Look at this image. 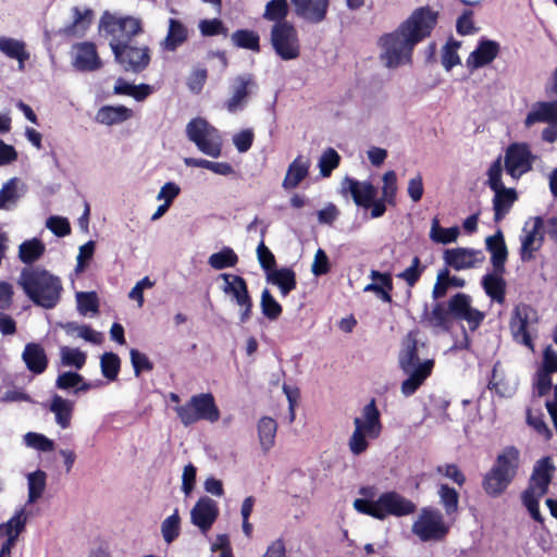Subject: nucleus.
I'll return each mask as SVG.
<instances>
[{"instance_id": "62", "label": "nucleus", "mask_w": 557, "mask_h": 557, "mask_svg": "<svg viewBox=\"0 0 557 557\" xmlns=\"http://www.w3.org/2000/svg\"><path fill=\"white\" fill-rule=\"evenodd\" d=\"M208 72L203 67H196L187 78V87L193 94H199L207 81Z\"/></svg>"}, {"instance_id": "30", "label": "nucleus", "mask_w": 557, "mask_h": 557, "mask_svg": "<svg viewBox=\"0 0 557 557\" xmlns=\"http://www.w3.org/2000/svg\"><path fill=\"white\" fill-rule=\"evenodd\" d=\"M94 13L88 8L74 7L72 9V22L61 30L66 36H83L90 26Z\"/></svg>"}, {"instance_id": "51", "label": "nucleus", "mask_w": 557, "mask_h": 557, "mask_svg": "<svg viewBox=\"0 0 557 557\" xmlns=\"http://www.w3.org/2000/svg\"><path fill=\"white\" fill-rule=\"evenodd\" d=\"M26 50V44L23 40L0 36V52L7 58L14 59L22 57V52Z\"/></svg>"}, {"instance_id": "22", "label": "nucleus", "mask_w": 557, "mask_h": 557, "mask_svg": "<svg viewBox=\"0 0 557 557\" xmlns=\"http://www.w3.org/2000/svg\"><path fill=\"white\" fill-rule=\"evenodd\" d=\"M344 194L349 193L357 206L370 208L376 196V188L370 182L346 177L342 183Z\"/></svg>"}, {"instance_id": "20", "label": "nucleus", "mask_w": 557, "mask_h": 557, "mask_svg": "<svg viewBox=\"0 0 557 557\" xmlns=\"http://www.w3.org/2000/svg\"><path fill=\"white\" fill-rule=\"evenodd\" d=\"M542 228L545 230V223L542 218L535 216L529 220L522 232L521 240V259L529 261L533 258V252L540 249L543 242Z\"/></svg>"}, {"instance_id": "36", "label": "nucleus", "mask_w": 557, "mask_h": 557, "mask_svg": "<svg viewBox=\"0 0 557 557\" xmlns=\"http://www.w3.org/2000/svg\"><path fill=\"white\" fill-rule=\"evenodd\" d=\"M187 39V28L175 18H170L166 37L161 42L164 50L174 51Z\"/></svg>"}, {"instance_id": "53", "label": "nucleus", "mask_w": 557, "mask_h": 557, "mask_svg": "<svg viewBox=\"0 0 557 557\" xmlns=\"http://www.w3.org/2000/svg\"><path fill=\"white\" fill-rule=\"evenodd\" d=\"M77 310L81 314L98 312V297L95 292H78L76 293Z\"/></svg>"}, {"instance_id": "60", "label": "nucleus", "mask_w": 557, "mask_h": 557, "mask_svg": "<svg viewBox=\"0 0 557 557\" xmlns=\"http://www.w3.org/2000/svg\"><path fill=\"white\" fill-rule=\"evenodd\" d=\"M397 178L396 173L394 171H388L383 176V188H382V197L386 200L387 203L394 205L395 196L397 191Z\"/></svg>"}, {"instance_id": "34", "label": "nucleus", "mask_w": 557, "mask_h": 557, "mask_svg": "<svg viewBox=\"0 0 557 557\" xmlns=\"http://www.w3.org/2000/svg\"><path fill=\"white\" fill-rule=\"evenodd\" d=\"M310 162L298 156L287 168L282 186L284 189H294L309 173Z\"/></svg>"}, {"instance_id": "58", "label": "nucleus", "mask_w": 557, "mask_h": 557, "mask_svg": "<svg viewBox=\"0 0 557 557\" xmlns=\"http://www.w3.org/2000/svg\"><path fill=\"white\" fill-rule=\"evenodd\" d=\"M460 44L457 41H448L442 52V64L446 71H450L454 66L460 63V58L457 53Z\"/></svg>"}, {"instance_id": "40", "label": "nucleus", "mask_w": 557, "mask_h": 557, "mask_svg": "<svg viewBox=\"0 0 557 557\" xmlns=\"http://www.w3.org/2000/svg\"><path fill=\"white\" fill-rule=\"evenodd\" d=\"M453 314L450 312V299L445 306L444 302H437L434 305L430 315L429 322L432 326L448 331L451 325Z\"/></svg>"}, {"instance_id": "29", "label": "nucleus", "mask_w": 557, "mask_h": 557, "mask_svg": "<svg viewBox=\"0 0 557 557\" xmlns=\"http://www.w3.org/2000/svg\"><path fill=\"white\" fill-rule=\"evenodd\" d=\"M552 122H557V100L534 103L525 117L524 124L531 126L536 123L549 124Z\"/></svg>"}, {"instance_id": "63", "label": "nucleus", "mask_w": 557, "mask_h": 557, "mask_svg": "<svg viewBox=\"0 0 557 557\" xmlns=\"http://www.w3.org/2000/svg\"><path fill=\"white\" fill-rule=\"evenodd\" d=\"M131 356V362L134 369V373L136 376H139V374L143 371H151L153 366L152 362L149 360V358L144 354L140 352L137 349H131L129 351Z\"/></svg>"}, {"instance_id": "54", "label": "nucleus", "mask_w": 557, "mask_h": 557, "mask_svg": "<svg viewBox=\"0 0 557 557\" xmlns=\"http://www.w3.org/2000/svg\"><path fill=\"white\" fill-rule=\"evenodd\" d=\"M438 496L447 515L457 511L459 495L455 488L449 487L447 484H442L438 490Z\"/></svg>"}, {"instance_id": "8", "label": "nucleus", "mask_w": 557, "mask_h": 557, "mask_svg": "<svg viewBox=\"0 0 557 557\" xmlns=\"http://www.w3.org/2000/svg\"><path fill=\"white\" fill-rule=\"evenodd\" d=\"M186 136L203 154L211 158H219L222 154V136L206 119L190 120L186 125Z\"/></svg>"}, {"instance_id": "26", "label": "nucleus", "mask_w": 557, "mask_h": 557, "mask_svg": "<svg viewBox=\"0 0 557 557\" xmlns=\"http://www.w3.org/2000/svg\"><path fill=\"white\" fill-rule=\"evenodd\" d=\"M499 52V45L494 40H482L476 49L472 51L467 59V66L479 69L491 63Z\"/></svg>"}, {"instance_id": "49", "label": "nucleus", "mask_w": 557, "mask_h": 557, "mask_svg": "<svg viewBox=\"0 0 557 557\" xmlns=\"http://www.w3.org/2000/svg\"><path fill=\"white\" fill-rule=\"evenodd\" d=\"M121 367L120 358L114 352H104L100 358L102 375L109 381H115Z\"/></svg>"}, {"instance_id": "56", "label": "nucleus", "mask_w": 557, "mask_h": 557, "mask_svg": "<svg viewBox=\"0 0 557 557\" xmlns=\"http://www.w3.org/2000/svg\"><path fill=\"white\" fill-rule=\"evenodd\" d=\"M425 267L421 265L419 257H414L411 264L406 268L403 272L397 274V277L405 281L409 287H412L420 280Z\"/></svg>"}, {"instance_id": "44", "label": "nucleus", "mask_w": 557, "mask_h": 557, "mask_svg": "<svg viewBox=\"0 0 557 557\" xmlns=\"http://www.w3.org/2000/svg\"><path fill=\"white\" fill-rule=\"evenodd\" d=\"M46 481L47 474L42 470H36L27 474L28 504L35 503L42 496L46 488Z\"/></svg>"}, {"instance_id": "39", "label": "nucleus", "mask_w": 557, "mask_h": 557, "mask_svg": "<svg viewBox=\"0 0 557 557\" xmlns=\"http://www.w3.org/2000/svg\"><path fill=\"white\" fill-rule=\"evenodd\" d=\"M516 199V194L513 189H499L495 190V196L493 199V208H494V220L500 221L506 213L509 211L511 205Z\"/></svg>"}, {"instance_id": "35", "label": "nucleus", "mask_w": 557, "mask_h": 557, "mask_svg": "<svg viewBox=\"0 0 557 557\" xmlns=\"http://www.w3.org/2000/svg\"><path fill=\"white\" fill-rule=\"evenodd\" d=\"M503 274L487 273L482 277L481 284L485 294L494 301L503 304L505 301L506 282Z\"/></svg>"}, {"instance_id": "19", "label": "nucleus", "mask_w": 557, "mask_h": 557, "mask_svg": "<svg viewBox=\"0 0 557 557\" xmlns=\"http://www.w3.org/2000/svg\"><path fill=\"white\" fill-rule=\"evenodd\" d=\"M72 65L79 72H94L102 66L94 42L83 41L72 47Z\"/></svg>"}, {"instance_id": "33", "label": "nucleus", "mask_w": 557, "mask_h": 557, "mask_svg": "<svg viewBox=\"0 0 557 557\" xmlns=\"http://www.w3.org/2000/svg\"><path fill=\"white\" fill-rule=\"evenodd\" d=\"M132 110L124 106H103L96 114V122L111 126L121 124L132 117Z\"/></svg>"}, {"instance_id": "61", "label": "nucleus", "mask_w": 557, "mask_h": 557, "mask_svg": "<svg viewBox=\"0 0 557 557\" xmlns=\"http://www.w3.org/2000/svg\"><path fill=\"white\" fill-rule=\"evenodd\" d=\"M46 227L58 237H64L71 233V226L67 219L59 215L48 218L46 221Z\"/></svg>"}, {"instance_id": "42", "label": "nucleus", "mask_w": 557, "mask_h": 557, "mask_svg": "<svg viewBox=\"0 0 557 557\" xmlns=\"http://www.w3.org/2000/svg\"><path fill=\"white\" fill-rule=\"evenodd\" d=\"M460 234V231L457 226L444 228L440 225V221L437 218L432 220L431 230H430V238L434 243L447 245L450 243H455Z\"/></svg>"}, {"instance_id": "3", "label": "nucleus", "mask_w": 557, "mask_h": 557, "mask_svg": "<svg viewBox=\"0 0 557 557\" xmlns=\"http://www.w3.org/2000/svg\"><path fill=\"white\" fill-rule=\"evenodd\" d=\"M18 284L35 305L45 309L54 308L63 290L60 277L40 268L24 269Z\"/></svg>"}, {"instance_id": "52", "label": "nucleus", "mask_w": 557, "mask_h": 557, "mask_svg": "<svg viewBox=\"0 0 557 557\" xmlns=\"http://www.w3.org/2000/svg\"><path fill=\"white\" fill-rule=\"evenodd\" d=\"M261 311L269 320H276L282 313V306L275 300L268 288L261 293Z\"/></svg>"}, {"instance_id": "57", "label": "nucleus", "mask_w": 557, "mask_h": 557, "mask_svg": "<svg viewBox=\"0 0 557 557\" xmlns=\"http://www.w3.org/2000/svg\"><path fill=\"white\" fill-rule=\"evenodd\" d=\"M180 516L177 511L169 516L161 525V532L166 543H172L180 534Z\"/></svg>"}, {"instance_id": "47", "label": "nucleus", "mask_w": 557, "mask_h": 557, "mask_svg": "<svg viewBox=\"0 0 557 557\" xmlns=\"http://www.w3.org/2000/svg\"><path fill=\"white\" fill-rule=\"evenodd\" d=\"M27 522V515L25 509L21 508L15 511L14 516L9 519L5 523L0 524V532H4L7 536L18 537L24 531Z\"/></svg>"}, {"instance_id": "27", "label": "nucleus", "mask_w": 557, "mask_h": 557, "mask_svg": "<svg viewBox=\"0 0 557 557\" xmlns=\"http://www.w3.org/2000/svg\"><path fill=\"white\" fill-rule=\"evenodd\" d=\"M75 403L58 394L51 396L49 410L54 414V421L61 429L71 425Z\"/></svg>"}, {"instance_id": "2", "label": "nucleus", "mask_w": 557, "mask_h": 557, "mask_svg": "<svg viewBox=\"0 0 557 557\" xmlns=\"http://www.w3.org/2000/svg\"><path fill=\"white\" fill-rule=\"evenodd\" d=\"M423 347L424 345L417 341L412 332L408 333L401 342L398 363L401 371L408 375L400 386L406 397L413 395L432 373L434 360L420 358V349Z\"/></svg>"}, {"instance_id": "17", "label": "nucleus", "mask_w": 557, "mask_h": 557, "mask_svg": "<svg viewBox=\"0 0 557 557\" xmlns=\"http://www.w3.org/2000/svg\"><path fill=\"white\" fill-rule=\"evenodd\" d=\"M443 259L446 265L461 271L481 264L485 260V255L480 249L458 247L446 249Z\"/></svg>"}, {"instance_id": "28", "label": "nucleus", "mask_w": 557, "mask_h": 557, "mask_svg": "<svg viewBox=\"0 0 557 557\" xmlns=\"http://www.w3.org/2000/svg\"><path fill=\"white\" fill-rule=\"evenodd\" d=\"M220 277L224 281L222 290L224 294L230 295L237 306L251 299L248 294L246 281L242 276L222 273Z\"/></svg>"}, {"instance_id": "24", "label": "nucleus", "mask_w": 557, "mask_h": 557, "mask_svg": "<svg viewBox=\"0 0 557 557\" xmlns=\"http://www.w3.org/2000/svg\"><path fill=\"white\" fill-rule=\"evenodd\" d=\"M298 16L320 23L324 20L329 7V0H292Z\"/></svg>"}, {"instance_id": "50", "label": "nucleus", "mask_w": 557, "mask_h": 557, "mask_svg": "<svg viewBox=\"0 0 557 557\" xmlns=\"http://www.w3.org/2000/svg\"><path fill=\"white\" fill-rule=\"evenodd\" d=\"M23 441L27 447L41 453H49L54 449V442L41 433L27 432L24 435Z\"/></svg>"}, {"instance_id": "7", "label": "nucleus", "mask_w": 557, "mask_h": 557, "mask_svg": "<svg viewBox=\"0 0 557 557\" xmlns=\"http://www.w3.org/2000/svg\"><path fill=\"white\" fill-rule=\"evenodd\" d=\"M174 411L185 426L200 420L214 423L220 419V410L211 393L193 395L186 404L175 406Z\"/></svg>"}, {"instance_id": "45", "label": "nucleus", "mask_w": 557, "mask_h": 557, "mask_svg": "<svg viewBox=\"0 0 557 557\" xmlns=\"http://www.w3.org/2000/svg\"><path fill=\"white\" fill-rule=\"evenodd\" d=\"M289 7L287 0H271L267 3L263 17L275 23H288L285 18Z\"/></svg>"}, {"instance_id": "37", "label": "nucleus", "mask_w": 557, "mask_h": 557, "mask_svg": "<svg viewBox=\"0 0 557 557\" xmlns=\"http://www.w3.org/2000/svg\"><path fill=\"white\" fill-rule=\"evenodd\" d=\"M277 423L270 417H263L258 422V436L261 449L268 453L274 445Z\"/></svg>"}, {"instance_id": "13", "label": "nucleus", "mask_w": 557, "mask_h": 557, "mask_svg": "<svg viewBox=\"0 0 557 557\" xmlns=\"http://www.w3.org/2000/svg\"><path fill=\"white\" fill-rule=\"evenodd\" d=\"M111 50L115 61L126 72L140 73L149 65L150 54L147 46L137 47L129 44L120 47L114 46V49Z\"/></svg>"}, {"instance_id": "25", "label": "nucleus", "mask_w": 557, "mask_h": 557, "mask_svg": "<svg viewBox=\"0 0 557 557\" xmlns=\"http://www.w3.org/2000/svg\"><path fill=\"white\" fill-rule=\"evenodd\" d=\"M485 246L491 253V262L494 271L498 274H503L505 272L508 251L502 231L498 230L494 235L486 237Z\"/></svg>"}, {"instance_id": "11", "label": "nucleus", "mask_w": 557, "mask_h": 557, "mask_svg": "<svg viewBox=\"0 0 557 557\" xmlns=\"http://www.w3.org/2000/svg\"><path fill=\"white\" fill-rule=\"evenodd\" d=\"M412 533L424 542L437 541L448 533V525L438 509L423 508L412 524Z\"/></svg>"}, {"instance_id": "59", "label": "nucleus", "mask_w": 557, "mask_h": 557, "mask_svg": "<svg viewBox=\"0 0 557 557\" xmlns=\"http://www.w3.org/2000/svg\"><path fill=\"white\" fill-rule=\"evenodd\" d=\"M81 382H83V375L77 372L66 371L58 375L55 387L61 391H75Z\"/></svg>"}, {"instance_id": "12", "label": "nucleus", "mask_w": 557, "mask_h": 557, "mask_svg": "<svg viewBox=\"0 0 557 557\" xmlns=\"http://www.w3.org/2000/svg\"><path fill=\"white\" fill-rule=\"evenodd\" d=\"M537 323L536 311L528 305H519L515 308L510 320V331L513 339L534 350L531 338V329Z\"/></svg>"}, {"instance_id": "38", "label": "nucleus", "mask_w": 557, "mask_h": 557, "mask_svg": "<svg viewBox=\"0 0 557 557\" xmlns=\"http://www.w3.org/2000/svg\"><path fill=\"white\" fill-rule=\"evenodd\" d=\"M46 246L38 238L23 242L18 247V258L23 263L30 264L37 261L45 252Z\"/></svg>"}, {"instance_id": "21", "label": "nucleus", "mask_w": 557, "mask_h": 557, "mask_svg": "<svg viewBox=\"0 0 557 557\" xmlns=\"http://www.w3.org/2000/svg\"><path fill=\"white\" fill-rule=\"evenodd\" d=\"M219 516L218 504L208 496L200 497L190 510L191 523L206 534Z\"/></svg>"}, {"instance_id": "31", "label": "nucleus", "mask_w": 557, "mask_h": 557, "mask_svg": "<svg viewBox=\"0 0 557 557\" xmlns=\"http://www.w3.org/2000/svg\"><path fill=\"white\" fill-rule=\"evenodd\" d=\"M24 185L18 178L12 177L0 189V210H12L24 195Z\"/></svg>"}, {"instance_id": "5", "label": "nucleus", "mask_w": 557, "mask_h": 557, "mask_svg": "<svg viewBox=\"0 0 557 557\" xmlns=\"http://www.w3.org/2000/svg\"><path fill=\"white\" fill-rule=\"evenodd\" d=\"M354 431L348 440V448L354 456H360L369 447V441L381 435V412L375 399H371L361 410V414L354 419Z\"/></svg>"}, {"instance_id": "48", "label": "nucleus", "mask_w": 557, "mask_h": 557, "mask_svg": "<svg viewBox=\"0 0 557 557\" xmlns=\"http://www.w3.org/2000/svg\"><path fill=\"white\" fill-rule=\"evenodd\" d=\"M232 41L235 46L252 51H259V35L253 30L239 29L233 33Z\"/></svg>"}, {"instance_id": "18", "label": "nucleus", "mask_w": 557, "mask_h": 557, "mask_svg": "<svg viewBox=\"0 0 557 557\" xmlns=\"http://www.w3.org/2000/svg\"><path fill=\"white\" fill-rule=\"evenodd\" d=\"M554 466L548 457L542 458L534 465L529 486L522 495L543 497L552 481Z\"/></svg>"}, {"instance_id": "23", "label": "nucleus", "mask_w": 557, "mask_h": 557, "mask_svg": "<svg viewBox=\"0 0 557 557\" xmlns=\"http://www.w3.org/2000/svg\"><path fill=\"white\" fill-rule=\"evenodd\" d=\"M26 369L35 375L42 374L48 368V356L39 343H27L22 352Z\"/></svg>"}, {"instance_id": "41", "label": "nucleus", "mask_w": 557, "mask_h": 557, "mask_svg": "<svg viewBox=\"0 0 557 557\" xmlns=\"http://www.w3.org/2000/svg\"><path fill=\"white\" fill-rule=\"evenodd\" d=\"M63 330L66 332V334L83 338L91 344L98 345L103 341L102 333L92 330L90 326L86 324L67 322L66 324L63 325Z\"/></svg>"}, {"instance_id": "10", "label": "nucleus", "mask_w": 557, "mask_h": 557, "mask_svg": "<svg viewBox=\"0 0 557 557\" xmlns=\"http://www.w3.org/2000/svg\"><path fill=\"white\" fill-rule=\"evenodd\" d=\"M270 40L273 50L282 60H296L300 55L298 33L293 24L275 23L271 28Z\"/></svg>"}, {"instance_id": "9", "label": "nucleus", "mask_w": 557, "mask_h": 557, "mask_svg": "<svg viewBox=\"0 0 557 557\" xmlns=\"http://www.w3.org/2000/svg\"><path fill=\"white\" fill-rule=\"evenodd\" d=\"M100 32L110 37V48L129 45L132 39L141 33V21L133 16H116L104 12L99 22Z\"/></svg>"}, {"instance_id": "14", "label": "nucleus", "mask_w": 557, "mask_h": 557, "mask_svg": "<svg viewBox=\"0 0 557 557\" xmlns=\"http://www.w3.org/2000/svg\"><path fill=\"white\" fill-rule=\"evenodd\" d=\"M450 312L456 320L467 322L470 331H475L485 318L483 311L472 307V298L463 293H458L450 298Z\"/></svg>"}, {"instance_id": "6", "label": "nucleus", "mask_w": 557, "mask_h": 557, "mask_svg": "<svg viewBox=\"0 0 557 557\" xmlns=\"http://www.w3.org/2000/svg\"><path fill=\"white\" fill-rule=\"evenodd\" d=\"M354 508L360 513L384 520L387 516H408L416 511L417 506L397 492H386L376 500L358 498L354 502Z\"/></svg>"}, {"instance_id": "1", "label": "nucleus", "mask_w": 557, "mask_h": 557, "mask_svg": "<svg viewBox=\"0 0 557 557\" xmlns=\"http://www.w3.org/2000/svg\"><path fill=\"white\" fill-rule=\"evenodd\" d=\"M437 12L419 8L397 29L383 35L379 40L380 59L388 69L411 62L416 45L428 38L437 23Z\"/></svg>"}, {"instance_id": "55", "label": "nucleus", "mask_w": 557, "mask_h": 557, "mask_svg": "<svg viewBox=\"0 0 557 557\" xmlns=\"http://www.w3.org/2000/svg\"><path fill=\"white\" fill-rule=\"evenodd\" d=\"M341 157L333 148L323 151L319 159L320 173L323 177L331 175L332 171L339 164Z\"/></svg>"}, {"instance_id": "64", "label": "nucleus", "mask_w": 557, "mask_h": 557, "mask_svg": "<svg viewBox=\"0 0 557 557\" xmlns=\"http://www.w3.org/2000/svg\"><path fill=\"white\" fill-rule=\"evenodd\" d=\"M95 242L89 240L86 244L79 247L78 255L76 257V268L75 271L77 273L83 272L86 268L87 262L92 258L95 252Z\"/></svg>"}, {"instance_id": "46", "label": "nucleus", "mask_w": 557, "mask_h": 557, "mask_svg": "<svg viewBox=\"0 0 557 557\" xmlns=\"http://www.w3.org/2000/svg\"><path fill=\"white\" fill-rule=\"evenodd\" d=\"M87 356L78 348L62 346L60 348V362L62 367H74L81 370L86 363Z\"/></svg>"}, {"instance_id": "32", "label": "nucleus", "mask_w": 557, "mask_h": 557, "mask_svg": "<svg viewBox=\"0 0 557 557\" xmlns=\"http://www.w3.org/2000/svg\"><path fill=\"white\" fill-rule=\"evenodd\" d=\"M268 283L278 287L283 297L296 288V273L290 268L274 269L267 274Z\"/></svg>"}, {"instance_id": "15", "label": "nucleus", "mask_w": 557, "mask_h": 557, "mask_svg": "<svg viewBox=\"0 0 557 557\" xmlns=\"http://www.w3.org/2000/svg\"><path fill=\"white\" fill-rule=\"evenodd\" d=\"M533 156L525 144H511L505 153V170L512 178H519L532 169Z\"/></svg>"}, {"instance_id": "4", "label": "nucleus", "mask_w": 557, "mask_h": 557, "mask_svg": "<svg viewBox=\"0 0 557 557\" xmlns=\"http://www.w3.org/2000/svg\"><path fill=\"white\" fill-rule=\"evenodd\" d=\"M519 466L520 451L515 446L505 447L483 478L482 486L485 493L493 497L503 494L517 475Z\"/></svg>"}, {"instance_id": "16", "label": "nucleus", "mask_w": 557, "mask_h": 557, "mask_svg": "<svg viewBox=\"0 0 557 557\" xmlns=\"http://www.w3.org/2000/svg\"><path fill=\"white\" fill-rule=\"evenodd\" d=\"M256 83L251 74H242L236 76L230 85V98L224 102L225 109L230 113L243 111L249 99L251 89Z\"/></svg>"}, {"instance_id": "43", "label": "nucleus", "mask_w": 557, "mask_h": 557, "mask_svg": "<svg viewBox=\"0 0 557 557\" xmlns=\"http://www.w3.org/2000/svg\"><path fill=\"white\" fill-rule=\"evenodd\" d=\"M238 262V256L231 247H224L218 252L212 253L208 259V264L214 270L233 268Z\"/></svg>"}]
</instances>
